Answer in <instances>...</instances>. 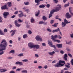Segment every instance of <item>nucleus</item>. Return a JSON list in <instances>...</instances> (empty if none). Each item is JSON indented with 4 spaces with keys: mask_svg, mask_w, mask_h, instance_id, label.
Here are the masks:
<instances>
[{
    "mask_svg": "<svg viewBox=\"0 0 73 73\" xmlns=\"http://www.w3.org/2000/svg\"><path fill=\"white\" fill-rule=\"evenodd\" d=\"M7 46V42L6 41V40L5 39L2 40L0 44V47L3 48L0 49V52L6 50Z\"/></svg>",
    "mask_w": 73,
    "mask_h": 73,
    "instance_id": "obj_1",
    "label": "nucleus"
},
{
    "mask_svg": "<svg viewBox=\"0 0 73 73\" xmlns=\"http://www.w3.org/2000/svg\"><path fill=\"white\" fill-rule=\"evenodd\" d=\"M56 64H57L54 65L55 67V68H59L61 67V66H63L64 64H65V62L64 60L62 61L60 60L59 62H58Z\"/></svg>",
    "mask_w": 73,
    "mask_h": 73,
    "instance_id": "obj_2",
    "label": "nucleus"
},
{
    "mask_svg": "<svg viewBox=\"0 0 73 73\" xmlns=\"http://www.w3.org/2000/svg\"><path fill=\"white\" fill-rule=\"evenodd\" d=\"M57 6H58V7H56L55 9L52 10L54 12H58V11H59L61 8V5H57Z\"/></svg>",
    "mask_w": 73,
    "mask_h": 73,
    "instance_id": "obj_3",
    "label": "nucleus"
},
{
    "mask_svg": "<svg viewBox=\"0 0 73 73\" xmlns=\"http://www.w3.org/2000/svg\"><path fill=\"white\" fill-rule=\"evenodd\" d=\"M35 39L36 41H42V38H41L40 36L38 35H37L36 36Z\"/></svg>",
    "mask_w": 73,
    "mask_h": 73,
    "instance_id": "obj_4",
    "label": "nucleus"
},
{
    "mask_svg": "<svg viewBox=\"0 0 73 73\" xmlns=\"http://www.w3.org/2000/svg\"><path fill=\"white\" fill-rule=\"evenodd\" d=\"M48 44L52 48H56V46L54 45H53L52 44V42L50 40H49L48 41Z\"/></svg>",
    "mask_w": 73,
    "mask_h": 73,
    "instance_id": "obj_5",
    "label": "nucleus"
},
{
    "mask_svg": "<svg viewBox=\"0 0 73 73\" xmlns=\"http://www.w3.org/2000/svg\"><path fill=\"white\" fill-rule=\"evenodd\" d=\"M1 9L2 10H5V9L8 10V6H7V4L1 7Z\"/></svg>",
    "mask_w": 73,
    "mask_h": 73,
    "instance_id": "obj_6",
    "label": "nucleus"
},
{
    "mask_svg": "<svg viewBox=\"0 0 73 73\" xmlns=\"http://www.w3.org/2000/svg\"><path fill=\"white\" fill-rule=\"evenodd\" d=\"M58 38V35H55L54 36L53 35L51 36V39L52 40V41H54L56 40V39Z\"/></svg>",
    "mask_w": 73,
    "mask_h": 73,
    "instance_id": "obj_7",
    "label": "nucleus"
},
{
    "mask_svg": "<svg viewBox=\"0 0 73 73\" xmlns=\"http://www.w3.org/2000/svg\"><path fill=\"white\" fill-rule=\"evenodd\" d=\"M34 45L33 43L30 42L28 43V46L30 48H33Z\"/></svg>",
    "mask_w": 73,
    "mask_h": 73,
    "instance_id": "obj_8",
    "label": "nucleus"
},
{
    "mask_svg": "<svg viewBox=\"0 0 73 73\" xmlns=\"http://www.w3.org/2000/svg\"><path fill=\"white\" fill-rule=\"evenodd\" d=\"M9 13L8 12H5L3 13V17L6 19L7 18V16L9 15Z\"/></svg>",
    "mask_w": 73,
    "mask_h": 73,
    "instance_id": "obj_9",
    "label": "nucleus"
},
{
    "mask_svg": "<svg viewBox=\"0 0 73 73\" xmlns=\"http://www.w3.org/2000/svg\"><path fill=\"white\" fill-rule=\"evenodd\" d=\"M66 17L67 19H70L72 17V15H70V14L69 13H67L66 14Z\"/></svg>",
    "mask_w": 73,
    "mask_h": 73,
    "instance_id": "obj_10",
    "label": "nucleus"
},
{
    "mask_svg": "<svg viewBox=\"0 0 73 73\" xmlns=\"http://www.w3.org/2000/svg\"><path fill=\"white\" fill-rule=\"evenodd\" d=\"M41 1H44V0H35V3H37L36 4V5H39L40 4V2Z\"/></svg>",
    "mask_w": 73,
    "mask_h": 73,
    "instance_id": "obj_11",
    "label": "nucleus"
},
{
    "mask_svg": "<svg viewBox=\"0 0 73 73\" xmlns=\"http://www.w3.org/2000/svg\"><path fill=\"white\" fill-rule=\"evenodd\" d=\"M19 12H21V13L18 15L19 17H23V16H24V14L23 13V12L21 11H19Z\"/></svg>",
    "mask_w": 73,
    "mask_h": 73,
    "instance_id": "obj_12",
    "label": "nucleus"
},
{
    "mask_svg": "<svg viewBox=\"0 0 73 73\" xmlns=\"http://www.w3.org/2000/svg\"><path fill=\"white\" fill-rule=\"evenodd\" d=\"M39 48L40 46L38 44H34L33 48H34V49H35V48H36V49H39Z\"/></svg>",
    "mask_w": 73,
    "mask_h": 73,
    "instance_id": "obj_13",
    "label": "nucleus"
},
{
    "mask_svg": "<svg viewBox=\"0 0 73 73\" xmlns=\"http://www.w3.org/2000/svg\"><path fill=\"white\" fill-rule=\"evenodd\" d=\"M15 64H16V65H18V64H19V65L20 66H21L22 65H23V62H19V61L16 62H15Z\"/></svg>",
    "mask_w": 73,
    "mask_h": 73,
    "instance_id": "obj_14",
    "label": "nucleus"
},
{
    "mask_svg": "<svg viewBox=\"0 0 73 73\" xmlns=\"http://www.w3.org/2000/svg\"><path fill=\"white\" fill-rule=\"evenodd\" d=\"M54 13V12L52 10L50 11V13L49 15V18H50L51 17H52V15H53L52 14H53Z\"/></svg>",
    "mask_w": 73,
    "mask_h": 73,
    "instance_id": "obj_15",
    "label": "nucleus"
},
{
    "mask_svg": "<svg viewBox=\"0 0 73 73\" xmlns=\"http://www.w3.org/2000/svg\"><path fill=\"white\" fill-rule=\"evenodd\" d=\"M68 57V55L67 54H64V56L63 58L65 61H68V59H67V58Z\"/></svg>",
    "mask_w": 73,
    "mask_h": 73,
    "instance_id": "obj_16",
    "label": "nucleus"
},
{
    "mask_svg": "<svg viewBox=\"0 0 73 73\" xmlns=\"http://www.w3.org/2000/svg\"><path fill=\"white\" fill-rule=\"evenodd\" d=\"M13 33H12L11 34V36H13V35H15V33H16V30H11L10 32V33H11L12 32Z\"/></svg>",
    "mask_w": 73,
    "mask_h": 73,
    "instance_id": "obj_17",
    "label": "nucleus"
},
{
    "mask_svg": "<svg viewBox=\"0 0 73 73\" xmlns=\"http://www.w3.org/2000/svg\"><path fill=\"white\" fill-rule=\"evenodd\" d=\"M57 46L58 48H62V44H57Z\"/></svg>",
    "mask_w": 73,
    "mask_h": 73,
    "instance_id": "obj_18",
    "label": "nucleus"
},
{
    "mask_svg": "<svg viewBox=\"0 0 73 73\" xmlns=\"http://www.w3.org/2000/svg\"><path fill=\"white\" fill-rule=\"evenodd\" d=\"M58 31H60V29L58 28L57 29L54 30L52 31L53 33H55V32H58Z\"/></svg>",
    "mask_w": 73,
    "mask_h": 73,
    "instance_id": "obj_19",
    "label": "nucleus"
},
{
    "mask_svg": "<svg viewBox=\"0 0 73 73\" xmlns=\"http://www.w3.org/2000/svg\"><path fill=\"white\" fill-rule=\"evenodd\" d=\"M49 55L50 56H53V54L55 53V52L54 51H53L52 52H48V53Z\"/></svg>",
    "mask_w": 73,
    "mask_h": 73,
    "instance_id": "obj_20",
    "label": "nucleus"
},
{
    "mask_svg": "<svg viewBox=\"0 0 73 73\" xmlns=\"http://www.w3.org/2000/svg\"><path fill=\"white\" fill-rule=\"evenodd\" d=\"M7 4L8 7H11L12 6V3L9 2L7 3Z\"/></svg>",
    "mask_w": 73,
    "mask_h": 73,
    "instance_id": "obj_21",
    "label": "nucleus"
},
{
    "mask_svg": "<svg viewBox=\"0 0 73 73\" xmlns=\"http://www.w3.org/2000/svg\"><path fill=\"white\" fill-rule=\"evenodd\" d=\"M67 64L65 65V66L67 68H70V64L69 63H67Z\"/></svg>",
    "mask_w": 73,
    "mask_h": 73,
    "instance_id": "obj_22",
    "label": "nucleus"
},
{
    "mask_svg": "<svg viewBox=\"0 0 73 73\" xmlns=\"http://www.w3.org/2000/svg\"><path fill=\"white\" fill-rule=\"evenodd\" d=\"M62 27H65L66 25V23H65L64 22H62Z\"/></svg>",
    "mask_w": 73,
    "mask_h": 73,
    "instance_id": "obj_23",
    "label": "nucleus"
},
{
    "mask_svg": "<svg viewBox=\"0 0 73 73\" xmlns=\"http://www.w3.org/2000/svg\"><path fill=\"white\" fill-rule=\"evenodd\" d=\"M45 6L44 5H40L39 6V7L40 8H45Z\"/></svg>",
    "mask_w": 73,
    "mask_h": 73,
    "instance_id": "obj_24",
    "label": "nucleus"
},
{
    "mask_svg": "<svg viewBox=\"0 0 73 73\" xmlns=\"http://www.w3.org/2000/svg\"><path fill=\"white\" fill-rule=\"evenodd\" d=\"M42 19L44 20V21H45L47 20V18L45 16H43L42 17Z\"/></svg>",
    "mask_w": 73,
    "mask_h": 73,
    "instance_id": "obj_25",
    "label": "nucleus"
},
{
    "mask_svg": "<svg viewBox=\"0 0 73 73\" xmlns=\"http://www.w3.org/2000/svg\"><path fill=\"white\" fill-rule=\"evenodd\" d=\"M39 14H40V10H38V12L37 13L35 14L36 16H38L39 15Z\"/></svg>",
    "mask_w": 73,
    "mask_h": 73,
    "instance_id": "obj_26",
    "label": "nucleus"
},
{
    "mask_svg": "<svg viewBox=\"0 0 73 73\" xmlns=\"http://www.w3.org/2000/svg\"><path fill=\"white\" fill-rule=\"evenodd\" d=\"M21 72L23 73H28V71L27 70H23Z\"/></svg>",
    "mask_w": 73,
    "mask_h": 73,
    "instance_id": "obj_27",
    "label": "nucleus"
},
{
    "mask_svg": "<svg viewBox=\"0 0 73 73\" xmlns=\"http://www.w3.org/2000/svg\"><path fill=\"white\" fill-rule=\"evenodd\" d=\"M54 42H60L61 41L59 40H55L53 41Z\"/></svg>",
    "mask_w": 73,
    "mask_h": 73,
    "instance_id": "obj_28",
    "label": "nucleus"
},
{
    "mask_svg": "<svg viewBox=\"0 0 73 73\" xmlns=\"http://www.w3.org/2000/svg\"><path fill=\"white\" fill-rule=\"evenodd\" d=\"M0 34H1V35H4V33L0 29Z\"/></svg>",
    "mask_w": 73,
    "mask_h": 73,
    "instance_id": "obj_29",
    "label": "nucleus"
},
{
    "mask_svg": "<svg viewBox=\"0 0 73 73\" xmlns=\"http://www.w3.org/2000/svg\"><path fill=\"white\" fill-rule=\"evenodd\" d=\"M24 56L23 54L21 53L19 54L18 55V56H19V57H21L22 56Z\"/></svg>",
    "mask_w": 73,
    "mask_h": 73,
    "instance_id": "obj_30",
    "label": "nucleus"
},
{
    "mask_svg": "<svg viewBox=\"0 0 73 73\" xmlns=\"http://www.w3.org/2000/svg\"><path fill=\"white\" fill-rule=\"evenodd\" d=\"M18 21L19 23H23V20H21L20 19H19Z\"/></svg>",
    "mask_w": 73,
    "mask_h": 73,
    "instance_id": "obj_31",
    "label": "nucleus"
},
{
    "mask_svg": "<svg viewBox=\"0 0 73 73\" xmlns=\"http://www.w3.org/2000/svg\"><path fill=\"white\" fill-rule=\"evenodd\" d=\"M27 37V34L24 35L23 36V38H25Z\"/></svg>",
    "mask_w": 73,
    "mask_h": 73,
    "instance_id": "obj_32",
    "label": "nucleus"
},
{
    "mask_svg": "<svg viewBox=\"0 0 73 73\" xmlns=\"http://www.w3.org/2000/svg\"><path fill=\"white\" fill-rule=\"evenodd\" d=\"M69 6V3H68V4H66L64 5V7H68Z\"/></svg>",
    "mask_w": 73,
    "mask_h": 73,
    "instance_id": "obj_33",
    "label": "nucleus"
},
{
    "mask_svg": "<svg viewBox=\"0 0 73 73\" xmlns=\"http://www.w3.org/2000/svg\"><path fill=\"white\" fill-rule=\"evenodd\" d=\"M34 21L35 20H34V19H33V18H32L31 19V22L33 23Z\"/></svg>",
    "mask_w": 73,
    "mask_h": 73,
    "instance_id": "obj_34",
    "label": "nucleus"
},
{
    "mask_svg": "<svg viewBox=\"0 0 73 73\" xmlns=\"http://www.w3.org/2000/svg\"><path fill=\"white\" fill-rule=\"evenodd\" d=\"M1 20H3V18L1 17L0 16V23H3V21Z\"/></svg>",
    "mask_w": 73,
    "mask_h": 73,
    "instance_id": "obj_35",
    "label": "nucleus"
},
{
    "mask_svg": "<svg viewBox=\"0 0 73 73\" xmlns=\"http://www.w3.org/2000/svg\"><path fill=\"white\" fill-rule=\"evenodd\" d=\"M44 23V22L43 21H40L39 22V24L41 25V24H42L43 23Z\"/></svg>",
    "mask_w": 73,
    "mask_h": 73,
    "instance_id": "obj_36",
    "label": "nucleus"
},
{
    "mask_svg": "<svg viewBox=\"0 0 73 73\" xmlns=\"http://www.w3.org/2000/svg\"><path fill=\"white\" fill-rule=\"evenodd\" d=\"M24 3L25 4V5H29V2H27L26 3L24 2Z\"/></svg>",
    "mask_w": 73,
    "mask_h": 73,
    "instance_id": "obj_37",
    "label": "nucleus"
},
{
    "mask_svg": "<svg viewBox=\"0 0 73 73\" xmlns=\"http://www.w3.org/2000/svg\"><path fill=\"white\" fill-rule=\"evenodd\" d=\"M68 21L66 19H64V22L65 23H66V24H68Z\"/></svg>",
    "mask_w": 73,
    "mask_h": 73,
    "instance_id": "obj_38",
    "label": "nucleus"
},
{
    "mask_svg": "<svg viewBox=\"0 0 73 73\" xmlns=\"http://www.w3.org/2000/svg\"><path fill=\"white\" fill-rule=\"evenodd\" d=\"M47 31H48V32H52V30H51L50 29H47Z\"/></svg>",
    "mask_w": 73,
    "mask_h": 73,
    "instance_id": "obj_39",
    "label": "nucleus"
},
{
    "mask_svg": "<svg viewBox=\"0 0 73 73\" xmlns=\"http://www.w3.org/2000/svg\"><path fill=\"white\" fill-rule=\"evenodd\" d=\"M28 61V59H27L23 60H22V61L23 62H27Z\"/></svg>",
    "mask_w": 73,
    "mask_h": 73,
    "instance_id": "obj_40",
    "label": "nucleus"
},
{
    "mask_svg": "<svg viewBox=\"0 0 73 73\" xmlns=\"http://www.w3.org/2000/svg\"><path fill=\"white\" fill-rule=\"evenodd\" d=\"M53 1L56 4H57L58 2V1L57 0H54Z\"/></svg>",
    "mask_w": 73,
    "mask_h": 73,
    "instance_id": "obj_41",
    "label": "nucleus"
},
{
    "mask_svg": "<svg viewBox=\"0 0 73 73\" xmlns=\"http://www.w3.org/2000/svg\"><path fill=\"white\" fill-rule=\"evenodd\" d=\"M15 25L17 27H20V25H21L20 24H18V23L17 24Z\"/></svg>",
    "mask_w": 73,
    "mask_h": 73,
    "instance_id": "obj_42",
    "label": "nucleus"
},
{
    "mask_svg": "<svg viewBox=\"0 0 73 73\" xmlns=\"http://www.w3.org/2000/svg\"><path fill=\"white\" fill-rule=\"evenodd\" d=\"M14 50H12L10 51L9 53H14Z\"/></svg>",
    "mask_w": 73,
    "mask_h": 73,
    "instance_id": "obj_43",
    "label": "nucleus"
},
{
    "mask_svg": "<svg viewBox=\"0 0 73 73\" xmlns=\"http://www.w3.org/2000/svg\"><path fill=\"white\" fill-rule=\"evenodd\" d=\"M46 7L47 8H49L50 7V5L49 4H47V5H46Z\"/></svg>",
    "mask_w": 73,
    "mask_h": 73,
    "instance_id": "obj_44",
    "label": "nucleus"
},
{
    "mask_svg": "<svg viewBox=\"0 0 73 73\" xmlns=\"http://www.w3.org/2000/svg\"><path fill=\"white\" fill-rule=\"evenodd\" d=\"M17 22H18V21L17 20H16L15 21V25H16L17 23Z\"/></svg>",
    "mask_w": 73,
    "mask_h": 73,
    "instance_id": "obj_45",
    "label": "nucleus"
},
{
    "mask_svg": "<svg viewBox=\"0 0 73 73\" xmlns=\"http://www.w3.org/2000/svg\"><path fill=\"white\" fill-rule=\"evenodd\" d=\"M8 32V30H7V29H5L4 30V32Z\"/></svg>",
    "mask_w": 73,
    "mask_h": 73,
    "instance_id": "obj_46",
    "label": "nucleus"
},
{
    "mask_svg": "<svg viewBox=\"0 0 73 73\" xmlns=\"http://www.w3.org/2000/svg\"><path fill=\"white\" fill-rule=\"evenodd\" d=\"M7 70H3L1 71L0 72L1 73L2 72H7Z\"/></svg>",
    "mask_w": 73,
    "mask_h": 73,
    "instance_id": "obj_47",
    "label": "nucleus"
},
{
    "mask_svg": "<svg viewBox=\"0 0 73 73\" xmlns=\"http://www.w3.org/2000/svg\"><path fill=\"white\" fill-rule=\"evenodd\" d=\"M52 26L54 27H57V24L55 23L54 25H52Z\"/></svg>",
    "mask_w": 73,
    "mask_h": 73,
    "instance_id": "obj_48",
    "label": "nucleus"
},
{
    "mask_svg": "<svg viewBox=\"0 0 73 73\" xmlns=\"http://www.w3.org/2000/svg\"><path fill=\"white\" fill-rule=\"evenodd\" d=\"M60 52L61 54H64V52L62 50L60 51Z\"/></svg>",
    "mask_w": 73,
    "mask_h": 73,
    "instance_id": "obj_49",
    "label": "nucleus"
},
{
    "mask_svg": "<svg viewBox=\"0 0 73 73\" xmlns=\"http://www.w3.org/2000/svg\"><path fill=\"white\" fill-rule=\"evenodd\" d=\"M28 33L29 34H30V35H31L32 34V31L30 30L29 31Z\"/></svg>",
    "mask_w": 73,
    "mask_h": 73,
    "instance_id": "obj_50",
    "label": "nucleus"
},
{
    "mask_svg": "<svg viewBox=\"0 0 73 73\" xmlns=\"http://www.w3.org/2000/svg\"><path fill=\"white\" fill-rule=\"evenodd\" d=\"M68 56H70V57L71 58H72V56L71 54H68Z\"/></svg>",
    "mask_w": 73,
    "mask_h": 73,
    "instance_id": "obj_51",
    "label": "nucleus"
},
{
    "mask_svg": "<svg viewBox=\"0 0 73 73\" xmlns=\"http://www.w3.org/2000/svg\"><path fill=\"white\" fill-rule=\"evenodd\" d=\"M38 68L39 69H42V67L41 66H38Z\"/></svg>",
    "mask_w": 73,
    "mask_h": 73,
    "instance_id": "obj_52",
    "label": "nucleus"
},
{
    "mask_svg": "<svg viewBox=\"0 0 73 73\" xmlns=\"http://www.w3.org/2000/svg\"><path fill=\"white\" fill-rule=\"evenodd\" d=\"M54 20H52L51 21H50V23L51 24H53V23L54 22Z\"/></svg>",
    "mask_w": 73,
    "mask_h": 73,
    "instance_id": "obj_53",
    "label": "nucleus"
},
{
    "mask_svg": "<svg viewBox=\"0 0 73 73\" xmlns=\"http://www.w3.org/2000/svg\"><path fill=\"white\" fill-rule=\"evenodd\" d=\"M70 36L71 38H73V34H70Z\"/></svg>",
    "mask_w": 73,
    "mask_h": 73,
    "instance_id": "obj_54",
    "label": "nucleus"
},
{
    "mask_svg": "<svg viewBox=\"0 0 73 73\" xmlns=\"http://www.w3.org/2000/svg\"><path fill=\"white\" fill-rule=\"evenodd\" d=\"M35 57L36 58L38 57H39L38 55V54H35Z\"/></svg>",
    "mask_w": 73,
    "mask_h": 73,
    "instance_id": "obj_55",
    "label": "nucleus"
},
{
    "mask_svg": "<svg viewBox=\"0 0 73 73\" xmlns=\"http://www.w3.org/2000/svg\"><path fill=\"white\" fill-rule=\"evenodd\" d=\"M4 51H2L0 52V55H2L3 54H4Z\"/></svg>",
    "mask_w": 73,
    "mask_h": 73,
    "instance_id": "obj_56",
    "label": "nucleus"
},
{
    "mask_svg": "<svg viewBox=\"0 0 73 73\" xmlns=\"http://www.w3.org/2000/svg\"><path fill=\"white\" fill-rule=\"evenodd\" d=\"M15 17H16V15H14L11 17V18L12 19H13V18H15Z\"/></svg>",
    "mask_w": 73,
    "mask_h": 73,
    "instance_id": "obj_57",
    "label": "nucleus"
},
{
    "mask_svg": "<svg viewBox=\"0 0 73 73\" xmlns=\"http://www.w3.org/2000/svg\"><path fill=\"white\" fill-rule=\"evenodd\" d=\"M27 28H29V27H30V26L28 24H27L26 25Z\"/></svg>",
    "mask_w": 73,
    "mask_h": 73,
    "instance_id": "obj_58",
    "label": "nucleus"
},
{
    "mask_svg": "<svg viewBox=\"0 0 73 73\" xmlns=\"http://www.w3.org/2000/svg\"><path fill=\"white\" fill-rule=\"evenodd\" d=\"M58 36V37L59 39H61V38H62L61 37V36H60V35H59Z\"/></svg>",
    "mask_w": 73,
    "mask_h": 73,
    "instance_id": "obj_59",
    "label": "nucleus"
},
{
    "mask_svg": "<svg viewBox=\"0 0 73 73\" xmlns=\"http://www.w3.org/2000/svg\"><path fill=\"white\" fill-rule=\"evenodd\" d=\"M71 62L72 63V65L73 66V59H72L71 61Z\"/></svg>",
    "mask_w": 73,
    "mask_h": 73,
    "instance_id": "obj_60",
    "label": "nucleus"
},
{
    "mask_svg": "<svg viewBox=\"0 0 73 73\" xmlns=\"http://www.w3.org/2000/svg\"><path fill=\"white\" fill-rule=\"evenodd\" d=\"M42 46H46V44L44 43H43L42 44Z\"/></svg>",
    "mask_w": 73,
    "mask_h": 73,
    "instance_id": "obj_61",
    "label": "nucleus"
},
{
    "mask_svg": "<svg viewBox=\"0 0 73 73\" xmlns=\"http://www.w3.org/2000/svg\"><path fill=\"white\" fill-rule=\"evenodd\" d=\"M44 23H43V24H44V25H47V22H46L45 23V22H44Z\"/></svg>",
    "mask_w": 73,
    "mask_h": 73,
    "instance_id": "obj_62",
    "label": "nucleus"
},
{
    "mask_svg": "<svg viewBox=\"0 0 73 73\" xmlns=\"http://www.w3.org/2000/svg\"><path fill=\"white\" fill-rule=\"evenodd\" d=\"M44 68H45V69H46V68H48V66L47 65H45L44 66Z\"/></svg>",
    "mask_w": 73,
    "mask_h": 73,
    "instance_id": "obj_63",
    "label": "nucleus"
},
{
    "mask_svg": "<svg viewBox=\"0 0 73 73\" xmlns=\"http://www.w3.org/2000/svg\"><path fill=\"white\" fill-rule=\"evenodd\" d=\"M64 73H71V72H68V71H65Z\"/></svg>",
    "mask_w": 73,
    "mask_h": 73,
    "instance_id": "obj_64",
    "label": "nucleus"
}]
</instances>
